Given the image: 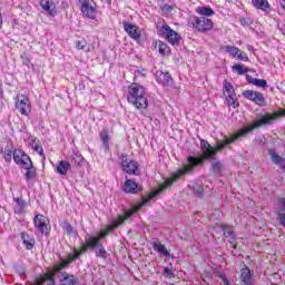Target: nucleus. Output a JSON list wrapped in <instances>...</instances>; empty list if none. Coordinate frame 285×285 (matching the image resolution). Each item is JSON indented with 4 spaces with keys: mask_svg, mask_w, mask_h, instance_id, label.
I'll return each instance as SVG.
<instances>
[{
    "mask_svg": "<svg viewBox=\"0 0 285 285\" xmlns=\"http://www.w3.org/2000/svg\"><path fill=\"white\" fill-rule=\"evenodd\" d=\"M151 198L149 196L142 198V202L136 204L131 210L127 212L125 216H119L117 219H115L111 224L107 226L106 229L100 230L97 236H91L86 239V243L81 245L80 249H75L73 255L69 256L67 261L65 262H75L79 255L87 253L88 248L95 249L97 246H99V242L108 235V233L115 230L116 228H119L125 219H128L129 217H132L137 210H140L142 206H148V202H150Z\"/></svg>",
    "mask_w": 285,
    "mask_h": 285,
    "instance_id": "nucleus-1",
    "label": "nucleus"
},
{
    "mask_svg": "<svg viewBox=\"0 0 285 285\" xmlns=\"http://www.w3.org/2000/svg\"><path fill=\"white\" fill-rule=\"evenodd\" d=\"M200 148L203 150V155L198 158L193 156L188 157L187 164L184 167L179 168L175 174H173L171 177L160 185L158 189L149 194V199H155L157 195L164 193L166 188H170V186H173V184H175V181L178 179H181L184 175H187V173H193V168L199 166V164H202L205 159H210V157H215V155H217L215 147L210 146V144H208L206 140L200 141Z\"/></svg>",
    "mask_w": 285,
    "mask_h": 285,
    "instance_id": "nucleus-2",
    "label": "nucleus"
},
{
    "mask_svg": "<svg viewBox=\"0 0 285 285\" xmlns=\"http://www.w3.org/2000/svg\"><path fill=\"white\" fill-rule=\"evenodd\" d=\"M279 117H285V109H281L278 111H275L274 114H267L265 116H262L259 119H256L253 121V124L247 125L243 129L238 130L236 134H233L230 137L225 138V140H217L216 146L214 149L216 153H219V150H224L228 144H235L237 139H242V137H246L248 132H253L255 128H262V126H269L273 124V121H276V119H279Z\"/></svg>",
    "mask_w": 285,
    "mask_h": 285,
    "instance_id": "nucleus-3",
    "label": "nucleus"
},
{
    "mask_svg": "<svg viewBox=\"0 0 285 285\" xmlns=\"http://www.w3.org/2000/svg\"><path fill=\"white\" fill-rule=\"evenodd\" d=\"M128 104L135 106L137 110H146L148 108V97H146V89L139 83H132L128 88L127 95Z\"/></svg>",
    "mask_w": 285,
    "mask_h": 285,
    "instance_id": "nucleus-4",
    "label": "nucleus"
},
{
    "mask_svg": "<svg viewBox=\"0 0 285 285\" xmlns=\"http://www.w3.org/2000/svg\"><path fill=\"white\" fill-rule=\"evenodd\" d=\"M188 26L198 32H210L213 30V20L206 17L191 16L188 19Z\"/></svg>",
    "mask_w": 285,
    "mask_h": 285,
    "instance_id": "nucleus-5",
    "label": "nucleus"
},
{
    "mask_svg": "<svg viewBox=\"0 0 285 285\" xmlns=\"http://www.w3.org/2000/svg\"><path fill=\"white\" fill-rule=\"evenodd\" d=\"M223 92L228 108H239V99H237V94H235V88L230 82L224 81Z\"/></svg>",
    "mask_w": 285,
    "mask_h": 285,
    "instance_id": "nucleus-6",
    "label": "nucleus"
},
{
    "mask_svg": "<svg viewBox=\"0 0 285 285\" xmlns=\"http://www.w3.org/2000/svg\"><path fill=\"white\" fill-rule=\"evenodd\" d=\"M82 17L86 19H97V2L95 0H78Z\"/></svg>",
    "mask_w": 285,
    "mask_h": 285,
    "instance_id": "nucleus-7",
    "label": "nucleus"
},
{
    "mask_svg": "<svg viewBox=\"0 0 285 285\" xmlns=\"http://www.w3.org/2000/svg\"><path fill=\"white\" fill-rule=\"evenodd\" d=\"M16 109L23 117H28L32 112V104H30V98L23 94H18L14 98Z\"/></svg>",
    "mask_w": 285,
    "mask_h": 285,
    "instance_id": "nucleus-8",
    "label": "nucleus"
},
{
    "mask_svg": "<svg viewBox=\"0 0 285 285\" xmlns=\"http://www.w3.org/2000/svg\"><path fill=\"white\" fill-rule=\"evenodd\" d=\"M159 35H161V37H164L168 43H171V46H177L179 41H181V36H179L177 31L173 30V28H170V26L167 23L160 27Z\"/></svg>",
    "mask_w": 285,
    "mask_h": 285,
    "instance_id": "nucleus-9",
    "label": "nucleus"
},
{
    "mask_svg": "<svg viewBox=\"0 0 285 285\" xmlns=\"http://www.w3.org/2000/svg\"><path fill=\"white\" fill-rule=\"evenodd\" d=\"M121 169L127 175H139V164L128 157V155H121Z\"/></svg>",
    "mask_w": 285,
    "mask_h": 285,
    "instance_id": "nucleus-10",
    "label": "nucleus"
},
{
    "mask_svg": "<svg viewBox=\"0 0 285 285\" xmlns=\"http://www.w3.org/2000/svg\"><path fill=\"white\" fill-rule=\"evenodd\" d=\"M33 226L42 235H50V220L43 214H38L33 218Z\"/></svg>",
    "mask_w": 285,
    "mask_h": 285,
    "instance_id": "nucleus-11",
    "label": "nucleus"
},
{
    "mask_svg": "<svg viewBox=\"0 0 285 285\" xmlns=\"http://www.w3.org/2000/svg\"><path fill=\"white\" fill-rule=\"evenodd\" d=\"M220 50L223 52H227L232 59H238V61H248V55L235 46H223L220 47Z\"/></svg>",
    "mask_w": 285,
    "mask_h": 285,
    "instance_id": "nucleus-12",
    "label": "nucleus"
},
{
    "mask_svg": "<svg viewBox=\"0 0 285 285\" xmlns=\"http://www.w3.org/2000/svg\"><path fill=\"white\" fill-rule=\"evenodd\" d=\"M243 97L248 99V101H253L256 106H266V98H264V94L259 91L245 90L243 91Z\"/></svg>",
    "mask_w": 285,
    "mask_h": 285,
    "instance_id": "nucleus-13",
    "label": "nucleus"
},
{
    "mask_svg": "<svg viewBox=\"0 0 285 285\" xmlns=\"http://www.w3.org/2000/svg\"><path fill=\"white\" fill-rule=\"evenodd\" d=\"M13 161L20 166V168H24V166L32 164L30 156H28L27 153L21 149H16L13 151Z\"/></svg>",
    "mask_w": 285,
    "mask_h": 285,
    "instance_id": "nucleus-14",
    "label": "nucleus"
},
{
    "mask_svg": "<svg viewBox=\"0 0 285 285\" xmlns=\"http://www.w3.org/2000/svg\"><path fill=\"white\" fill-rule=\"evenodd\" d=\"M122 26H124L125 32H127L130 39H134L135 41H138V39H141V30H139V27H137V24H132L128 21H124Z\"/></svg>",
    "mask_w": 285,
    "mask_h": 285,
    "instance_id": "nucleus-15",
    "label": "nucleus"
},
{
    "mask_svg": "<svg viewBox=\"0 0 285 285\" xmlns=\"http://www.w3.org/2000/svg\"><path fill=\"white\" fill-rule=\"evenodd\" d=\"M40 6L49 17H57V4L52 0H40Z\"/></svg>",
    "mask_w": 285,
    "mask_h": 285,
    "instance_id": "nucleus-16",
    "label": "nucleus"
},
{
    "mask_svg": "<svg viewBox=\"0 0 285 285\" xmlns=\"http://www.w3.org/2000/svg\"><path fill=\"white\" fill-rule=\"evenodd\" d=\"M156 79L158 83H161V86H173V77L167 71H156Z\"/></svg>",
    "mask_w": 285,
    "mask_h": 285,
    "instance_id": "nucleus-17",
    "label": "nucleus"
},
{
    "mask_svg": "<svg viewBox=\"0 0 285 285\" xmlns=\"http://www.w3.org/2000/svg\"><path fill=\"white\" fill-rule=\"evenodd\" d=\"M0 154L2 155L3 159L9 163L12 161V155H14V151H12V147H10V144L1 142Z\"/></svg>",
    "mask_w": 285,
    "mask_h": 285,
    "instance_id": "nucleus-18",
    "label": "nucleus"
},
{
    "mask_svg": "<svg viewBox=\"0 0 285 285\" xmlns=\"http://www.w3.org/2000/svg\"><path fill=\"white\" fill-rule=\"evenodd\" d=\"M124 190H125V193H130V194L135 195V194L141 191V187H139V185H137V183H135V180L127 179L124 185Z\"/></svg>",
    "mask_w": 285,
    "mask_h": 285,
    "instance_id": "nucleus-19",
    "label": "nucleus"
},
{
    "mask_svg": "<svg viewBox=\"0 0 285 285\" xmlns=\"http://www.w3.org/2000/svg\"><path fill=\"white\" fill-rule=\"evenodd\" d=\"M240 282L243 285H253V273L248 267H245L240 272Z\"/></svg>",
    "mask_w": 285,
    "mask_h": 285,
    "instance_id": "nucleus-20",
    "label": "nucleus"
},
{
    "mask_svg": "<svg viewBox=\"0 0 285 285\" xmlns=\"http://www.w3.org/2000/svg\"><path fill=\"white\" fill-rule=\"evenodd\" d=\"M252 4L257 10H262V12L271 11V3H268V0H252Z\"/></svg>",
    "mask_w": 285,
    "mask_h": 285,
    "instance_id": "nucleus-21",
    "label": "nucleus"
},
{
    "mask_svg": "<svg viewBox=\"0 0 285 285\" xmlns=\"http://www.w3.org/2000/svg\"><path fill=\"white\" fill-rule=\"evenodd\" d=\"M70 168H71L70 161L60 160L56 167V173H58V175L66 176L68 175V170H70Z\"/></svg>",
    "mask_w": 285,
    "mask_h": 285,
    "instance_id": "nucleus-22",
    "label": "nucleus"
},
{
    "mask_svg": "<svg viewBox=\"0 0 285 285\" xmlns=\"http://www.w3.org/2000/svg\"><path fill=\"white\" fill-rule=\"evenodd\" d=\"M22 168H23V170H27L24 174V178L27 181H30V179H35L37 177V168L35 167L32 161Z\"/></svg>",
    "mask_w": 285,
    "mask_h": 285,
    "instance_id": "nucleus-23",
    "label": "nucleus"
},
{
    "mask_svg": "<svg viewBox=\"0 0 285 285\" xmlns=\"http://www.w3.org/2000/svg\"><path fill=\"white\" fill-rule=\"evenodd\" d=\"M76 48L82 50V52H92L95 47L90 46L86 39L77 40Z\"/></svg>",
    "mask_w": 285,
    "mask_h": 285,
    "instance_id": "nucleus-24",
    "label": "nucleus"
},
{
    "mask_svg": "<svg viewBox=\"0 0 285 285\" xmlns=\"http://www.w3.org/2000/svg\"><path fill=\"white\" fill-rule=\"evenodd\" d=\"M100 139L104 148L110 150V134L108 132V129L105 128L100 131Z\"/></svg>",
    "mask_w": 285,
    "mask_h": 285,
    "instance_id": "nucleus-25",
    "label": "nucleus"
},
{
    "mask_svg": "<svg viewBox=\"0 0 285 285\" xmlns=\"http://www.w3.org/2000/svg\"><path fill=\"white\" fill-rule=\"evenodd\" d=\"M22 244L26 246L27 250H32L35 248V236L28 234H22Z\"/></svg>",
    "mask_w": 285,
    "mask_h": 285,
    "instance_id": "nucleus-26",
    "label": "nucleus"
},
{
    "mask_svg": "<svg viewBox=\"0 0 285 285\" xmlns=\"http://www.w3.org/2000/svg\"><path fill=\"white\" fill-rule=\"evenodd\" d=\"M153 248L157 253H160V255H164L165 257H170V252L166 249V245L161 244L160 242H154Z\"/></svg>",
    "mask_w": 285,
    "mask_h": 285,
    "instance_id": "nucleus-27",
    "label": "nucleus"
},
{
    "mask_svg": "<svg viewBox=\"0 0 285 285\" xmlns=\"http://www.w3.org/2000/svg\"><path fill=\"white\" fill-rule=\"evenodd\" d=\"M248 83H252L253 86H256L257 88H266L268 85L265 79L259 78H253L247 76Z\"/></svg>",
    "mask_w": 285,
    "mask_h": 285,
    "instance_id": "nucleus-28",
    "label": "nucleus"
},
{
    "mask_svg": "<svg viewBox=\"0 0 285 285\" xmlns=\"http://www.w3.org/2000/svg\"><path fill=\"white\" fill-rule=\"evenodd\" d=\"M196 12L200 14V17H213V14H215V10L210 7H198Z\"/></svg>",
    "mask_w": 285,
    "mask_h": 285,
    "instance_id": "nucleus-29",
    "label": "nucleus"
},
{
    "mask_svg": "<svg viewBox=\"0 0 285 285\" xmlns=\"http://www.w3.org/2000/svg\"><path fill=\"white\" fill-rule=\"evenodd\" d=\"M271 159H272L273 164H276V166H279L281 168H285V158L284 157H282L275 153H272Z\"/></svg>",
    "mask_w": 285,
    "mask_h": 285,
    "instance_id": "nucleus-30",
    "label": "nucleus"
},
{
    "mask_svg": "<svg viewBox=\"0 0 285 285\" xmlns=\"http://www.w3.org/2000/svg\"><path fill=\"white\" fill-rule=\"evenodd\" d=\"M61 284L62 285H77V281H75L73 275H69L68 273H63Z\"/></svg>",
    "mask_w": 285,
    "mask_h": 285,
    "instance_id": "nucleus-31",
    "label": "nucleus"
},
{
    "mask_svg": "<svg viewBox=\"0 0 285 285\" xmlns=\"http://www.w3.org/2000/svg\"><path fill=\"white\" fill-rule=\"evenodd\" d=\"M158 50L163 57H168V55H170V47H168V45L165 42L159 41Z\"/></svg>",
    "mask_w": 285,
    "mask_h": 285,
    "instance_id": "nucleus-32",
    "label": "nucleus"
},
{
    "mask_svg": "<svg viewBox=\"0 0 285 285\" xmlns=\"http://www.w3.org/2000/svg\"><path fill=\"white\" fill-rule=\"evenodd\" d=\"M31 148H32V150H35L37 154H39L40 157H43V159H46V155L43 154V147H41V145L39 144V141L32 140V141H31Z\"/></svg>",
    "mask_w": 285,
    "mask_h": 285,
    "instance_id": "nucleus-33",
    "label": "nucleus"
},
{
    "mask_svg": "<svg viewBox=\"0 0 285 285\" xmlns=\"http://www.w3.org/2000/svg\"><path fill=\"white\" fill-rule=\"evenodd\" d=\"M71 159L75 161V166H83V156L81 153L75 151Z\"/></svg>",
    "mask_w": 285,
    "mask_h": 285,
    "instance_id": "nucleus-34",
    "label": "nucleus"
},
{
    "mask_svg": "<svg viewBox=\"0 0 285 285\" xmlns=\"http://www.w3.org/2000/svg\"><path fill=\"white\" fill-rule=\"evenodd\" d=\"M96 257H101L102 259H106L108 257V252H106V248H104V245H98V248L95 250Z\"/></svg>",
    "mask_w": 285,
    "mask_h": 285,
    "instance_id": "nucleus-35",
    "label": "nucleus"
},
{
    "mask_svg": "<svg viewBox=\"0 0 285 285\" xmlns=\"http://www.w3.org/2000/svg\"><path fill=\"white\" fill-rule=\"evenodd\" d=\"M232 70H234V72H237V75H246V72H248V69L244 68V65H234L232 67Z\"/></svg>",
    "mask_w": 285,
    "mask_h": 285,
    "instance_id": "nucleus-36",
    "label": "nucleus"
},
{
    "mask_svg": "<svg viewBox=\"0 0 285 285\" xmlns=\"http://www.w3.org/2000/svg\"><path fill=\"white\" fill-rule=\"evenodd\" d=\"M223 232L226 237H230L233 239L235 237V232H233V227L223 225Z\"/></svg>",
    "mask_w": 285,
    "mask_h": 285,
    "instance_id": "nucleus-37",
    "label": "nucleus"
},
{
    "mask_svg": "<svg viewBox=\"0 0 285 285\" xmlns=\"http://www.w3.org/2000/svg\"><path fill=\"white\" fill-rule=\"evenodd\" d=\"M163 276H164L166 279H175V273L173 272V269H170V268H168V267H165V268H164Z\"/></svg>",
    "mask_w": 285,
    "mask_h": 285,
    "instance_id": "nucleus-38",
    "label": "nucleus"
},
{
    "mask_svg": "<svg viewBox=\"0 0 285 285\" xmlns=\"http://www.w3.org/2000/svg\"><path fill=\"white\" fill-rule=\"evenodd\" d=\"M63 230L67 233V235H72V233H75V230L72 229V225L70 224H65L63 225Z\"/></svg>",
    "mask_w": 285,
    "mask_h": 285,
    "instance_id": "nucleus-39",
    "label": "nucleus"
},
{
    "mask_svg": "<svg viewBox=\"0 0 285 285\" xmlns=\"http://www.w3.org/2000/svg\"><path fill=\"white\" fill-rule=\"evenodd\" d=\"M16 202H17L20 210H23V208H26V202H23V199L17 198Z\"/></svg>",
    "mask_w": 285,
    "mask_h": 285,
    "instance_id": "nucleus-40",
    "label": "nucleus"
},
{
    "mask_svg": "<svg viewBox=\"0 0 285 285\" xmlns=\"http://www.w3.org/2000/svg\"><path fill=\"white\" fill-rule=\"evenodd\" d=\"M212 166H213L214 170H217V173H219L222 170V163H219V161H214Z\"/></svg>",
    "mask_w": 285,
    "mask_h": 285,
    "instance_id": "nucleus-41",
    "label": "nucleus"
},
{
    "mask_svg": "<svg viewBox=\"0 0 285 285\" xmlns=\"http://www.w3.org/2000/svg\"><path fill=\"white\" fill-rule=\"evenodd\" d=\"M163 12H166V13L173 12V6L165 4V6L163 7Z\"/></svg>",
    "mask_w": 285,
    "mask_h": 285,
    "instance_id": "nucleus-42",
    "label": "nucleus"
},
{
    "mask_svg": "<svg viewBox=\"0 0 285 285\" xmlns=\"http://www.w3.org/2000/svg\"><path fill=\"white\" fill-rule=\"evenodd\" d=\"M3 26V17L1 16V12H0V28Z\"/></svg>",
    "mask_w": 285,
    "mask_h": 285,
    "instance_id": "nucleus-43",
    "label": "nucleus"
},
{
    "mask_svg": "<svg viewBox=\"0 0 285 285\" xmlns=\"http://www.w3.org/2000/svg\"><path fill=\"white\" fill-rule=\"evenodd\" d=\"M279 3L282 6V8L284 9L285 8V0H279Z\"/></svg>",
    "mask_w": 285,
    "mask_h": 285,
    "instance_id": "nucleus-44",
    "label": "nucleus"
},
{
    "mask_svg": "<svg viewBox=\"0 0 285 285\" xmlns=\"http://www.w3.org/2000/svg\"><path fill=\"white\" fill-rule=\"evenodd\" d=\"M223 282H224L225 285H230V284L228 283V279H226V277H223Z\"/></svg>",
    "mask_w": 285,
    "mask_h": 285,
    "instance_id": "nucleus-45",
    "label": "nucleus"
},
{
    "mask_svg": "<svg viewBox=\"0 0 285 285\" xmlns=\"http://www.w3.org/2000/svg\"><path fill=\"white\" fill-rule=\"evenodd\" d=\"M248 50H253V47L249 46V47H248Z\"/></svg>",
    "mask_w": 285,
    "mask_h": 285,
    "instance_id": "nucleus-46",
    "label": "nucleus"
},
{
    "mask_svg": "<svg viewBox=\"0 0 285 285\" xmlns=\"http://www.w3.org/2000/svg\"><path fill=\"white\" fill-rule=\"evenodd\" d=\"M234 248H237V246H236V245H234Z\"/></svg>",
    "mask_w": 285,
    "mask_h": 285,
    "instance_id": "nucleus-47",
    "label": "nucleus"
}]
</instances>
